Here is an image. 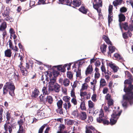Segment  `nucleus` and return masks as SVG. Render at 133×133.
Instances as JSON below:
<instances>
[{
	"label": "nucleus",
	"instance_id": "nucleus-1",
	"mask_svg": "<svg viewBox=\"0 0 133 133\" xmlns=\"http://www.w3.org/2000/svg\"><path fill=\"white\" fill-rule=\"evenodd\" d=\"M133 89V85L130 84L126 89L124 87V90L126 94L123 96V99L122 102V105L124 109L127 107L128 102L131 105L133 103V92L132 91Z\"/></svg>",
	"mask_w": 133,
	"mask_h": 133
},
{
	"label": "nucleus",
	"instance_id": "nucleus-2",
	"mask_svg": "<svg viewBox=\"0 0 133 133\" xmlns=\"http://www.w3.org/2000/svg\"><path fill=\"white\" fill-rule=\"evenodd\" d=\"M45 81L46 84L49 83V89L53 90V86L56 84V77L53 76L50 72H46L45 73Z\"/></svg>",
	"mask_w": 133,
	"mask_h": 133
},
{
	"label": "nucleus",
	"instance_id": "nucleus-3",
	"mask_svg": "<svg viewBox=\"0 0 133 133\" xmlns=\"http://www.w3.org/2000/svg\"><path fill=\"white\" fill-rule=\"evenodd\" d=\"M15 89V87L12 82H7L3 88V94L6 95L9 91L10 95L13 96L14 95V91Z\"/></svg>",
	"mask_w": 133,
	"mask_h": 133
},
{
	"label": "nucleus",
	"instance_id": "nucleus-4",
	"mask_svg": "<svg viewBox=\"0 0 133 133\" xmlns=\"http://www.w3.org/2000/svg\"><path fill=\"white\" fill-rule=\"evenodd\" d=\"M121 112V111H115L113 112L111 115V118L110 119V124L111 125H114L116 123Z\"/></svg>",
	"mask_w": 133,
	"mask_h": 133
},
{
	"label": "nucleus",
	"instance_id": "nucleus-5",
	"mask_svg": "<svg viewBox=\"0 0 133 133\" xmlns=\"http://www.w3.org/2000/svg\"><path fill=\"white\" fill-rule=\"evenodd\" d=\"M11 122H6L4 125V128L6 132L8 131L9 133H11L13 130L16 128L14 124H12Z\"/></svg>",
	"mask_w": 133,
	"mask_h": 133
},
{
	"label": "nucleus",
	"instance_id": "nucleus-6",
	"mask_svg": "<svg viewBox=\"0 0 133 133\" xmlns=\"http://www.w3.org/2000/svg\"><path fill=\"white\" fill-rule=\"evenodd\" d=\"M97 121L99 123L102 122L104 124L108 125L109 123L108 121L104 119L103 111L102 110L99 111V117L97 118Z\"/></svg>",
	"mask_w": 133,
	"mask_h": 133
},
{
	"label": "nucleus",
	"instance_id": "nucleus-7",
	"mask_svg": "<svg viewBox=\"0 0 133 133\" xmlns=\"http://www.w3.org/2000/svg\"><path fill=\"white\" fill-rule=\"evenodd\" d=\"M92 2L94 8L96 9L98 12L99 13V15H100L101 9L99 8V7L102 6V1L101 0H92Z\"/></svg>",
	"mask_w": 133,
	"mask_h": 133
},
{
	"label": "nucleus",
	"instance_id": "nucleus-8",
	"mask_svg": "<svg viewBox=\"0 0 133 133\" xmlns=\"http://www.w3.org/2000/svg\"><path fill=\"white\" fill-rule=\"evenodd\" d=\"M84 62H79L78 63H76L74 64V65L73 66V67H75L76 68L78 66V69L76 72V76L77 77H81V69H80V68L82 64Z\"/></svg>",
	"mask_w": 133,
	"mask_h": 133
},
{
	"label": "nucleus",
	"instance_id": "nucleus-9",
	"mask_svg": "<svg viewBox=\"0 0 133 133\" xmlns=\"http://www.w3.org/2000/svg\"><path fill=\"white\" fill-rule=\"evenodd\" d=\"M113 101L111 99H109L108 101V107H104V109L105 111L107 113H111L112 112V108L109 107V106H111L113 105Z\"/></svg>",
	"mask_w": 133,
	"mask_h": 133
},
{
	"label": "nucleus",
	"instance_id": "nucleus-10",
	"mask_svg": "<svg viewBox=\"0 0 133 133\" xmlns=\"http://www.w3.org/2000/svg\"><path fill=\"white\" fill-rule=\"evenodd\" d=\"M59 82L64 86L67 87L70 84V81L69 79L67 78L63 79L62 78H60L59 80Z\"/></svg>",
	"mask_w": 133,
	"mask_h": 133
},
{
	"label": "nucleus",
	"instance_id": "nucleus-11",
	"mask_svg": "<svg viewBox=\"0 0 133 133\" xmlns=\"http://www.w3.org/2000/svg\"><path fill=\"white\" fill-rule=\"evenodd\" d=\"M18 123L19 126V129L17 133H24V131L23 129V127L22 125L24 123L23 119H20L18 122Z\"/></svg>",
	"mask_w": 133,
	"mask_h": 133
},
{
	"label": "nucleus",
	"instance_id": "nucleus-12",
	"mask_svg": "<svg viewBox=\"0 0 133 133\" xmlns=\"http://www.w3.org/2000/svg\"><path fill=\"white\" fill-rule=\"evenodd\" d=\"M108 65L111 68L114 72H117L119 69L118 67L112 62H109L108 64Z\"/></svg>",
	"mask_w": 133,
	"mask_h": 133
},
{
	"label": "nucleus",
	"instance_id": "nucleus-13",
	"mask_svg": "<svg viewBox=\"0 0 133 133\" xmlns=\"http://www.w3.org/2000/svg\"><path fill=\"white\" fill-rule=\"evenodd\" d=\"M5 114L7 119L6 122L9 121L12 122L14 119L12 117L9 111H7L6 112Z\"/></svg>",
	"mask_w": 133,
	"mask_h": 133
},
{
	"label": "nucleus",
	"instance_id": "nucleus-14",
	"mask_svg": "<svg viewBox=\"0 0 133 133\" xmlns=\"http://www.w3.org/2000/svg\"><path fill=\"white\" fill-rule=\"evenodd\" d=\"M78 117L79 119L82 120H85L87 118V115L86 112L83 111H81V113L79 114Z\"/></svg>",
	"mask_w": 133,
	"mask_h": 133
},
{
	"label": "nucleus",
	"instance_id": "nucleus-15",
	"mask_svg": "<svg viewBox=\"0 0 133 133\" xmlns=\"http://www.w3.org/2000/svg\"><path fill=\"white\" fill-rule=\"evenodd\" d=\"M59 3L63 4H66L70 6L72 3V1L71 0H59Z\"/></svg>",
	"mask_w": 133,
	"mask_h": 133
},
{
	"label": "nucleus",
	"instance_id": "nucleus-16",
	"mask_svg": "<svg viewBox=\"0 0 133 133\" xmlns=\"http://www.w3.org/2000/svg\"><path fill=\"white\" fill-rule=\"evenodd\" d=\"M93 70V69L92 66L90 65H89L87 67L85 71V74L86 75L91 74Z\"/></svg>",
	"mask_w": 133,
	"mask_h": 133
},
{
	"label": "nucleus",
	"instance_id": "nucleus-17",
	"mask_svg": "<svg viewBox=\"0 0 133 133\" xmlns=\"http://www.w3.org/2000/svg\"><path fill=\"white\" fill-rule=\"evenodd\" d=\"M37 115L39 119H42L45 118L44 111L43 110H39L37 112Z\"/></svg>",
	"mask_w": 133,
	"mask_h": 133
},
{
	"label": "nucleus",
	"instance_id": "nucleus-18",
	"mask_svg": "<svg viewBox=\"0 0 133 133\" xmlns=\"http://www.w3.org/2000/svg\"><path fill=\"white\" fill-rule=\"evenodd\" d=\"M86 133H92L91 130H94L95 129L94 127L91 125L86 126Z\"/></svg>",
	"mask_w": 133,
	"mask_h": 133
},
{
	"label": "nucleus",
	"instance_id": "nucleus-19",
	"mask_svg": "<svg viewBox=\"0 0 133 133\" xmlns=\"http://www.w3.org/2000/svg\"><path fill=\"white\" fill-rule=\"evenodd\" d=\"M12 52L11 50L10 49H7L4 51L5 56L10 58L11 56Z\"/></svg>",
	"mask_w": 133,
	"mask_h": 133
},
{
	"label": "nucleus",
	"instance_id": "nucleus-20",
	"mask_svg": "<svg viewBox=\"0 0 133 133\" xmlns=\"http://www.w3.org/2000/svg\"><path fill=\"white\" fill-rule=\"evenodd\" d=\"M88 106L89 109L90 111H91L92 109L93 110L95 109V104L91 100L88 101Z\"/></svg>",
	"mask_w": 133,
	"mask_h": 133
},
{
	"label": "nucleus",
	"instance_id": "nucleus-21",
	"mask_svg": "<svg viewBox=\"0 0 133 133\" xmlns=\"http://www.w3.org/2000/svg\"><path fill=\"white\" fill-rule=\"evenodd\" d=\"M81 100L82 101V102L81 103L80 108L82 110H86V108L85 106L84 100L83 101L82 98L81 99Z\"/></svg>",
	"mask_w": 133,
	"mask_h": 133
},
{
	"label": "nucleus",
	"instance_id": "nucleus-22",
	"mask_svg": "<svg viewBox=\"0 0 133 133\" xmlns=\"http://www.w3.org/2000/svg\"><path fill=\"white\" fill-rule=\"evenodd\" d=\"M39 93V91L35 88L33 91L32 94V97L33 98H36L38 96Z\"/></svg>",
	"mask_w": 133,
	"mask_h": 133
},
{
	"label": "nucleus",
	"instance_id": "nucleus-23",
	"mask_svg": "<svg viewBox=\"0 0 133 133\" xmlns=\"http://www.w3.org/2000/svg\"><path fill=\"white\" fill-rule=\"evenodd\" d=\"M19 67L20 68V70L23 75L25 76L26 75L27 73L26 69L24 68L23 66H21V65H19Z\"/></svg>",
	"mask_w": 133,
	"mask_h": 133
},
{
	"label": "nucleus",
	"instance_id": "nucleus-24",
	"mask_svg": "<svg viewBox=\"0 0 133 133\" xmlns=\"http://www.w3.org/2000/svg\"><path fill=\"white\" fill-rule=\"evenodd\" d=\"M60 86L57 83L55 84L53 86V90H54L56 92H58L60 90Z\"/></svg>",
	"mask_w": 133,
	"mask_h": 133
},
{
	"label": "nucleus",
	"instance_id": "nucleus-25",
	"mask_svg": "<svg viewBox=\"0 0 133 133\" xmlns=\"http://www.w3.org/2000/svg\"><path fill=\"white\" fill-rule=\"evenodd\" d=\"M9 12V11L8 10L6 9V10L5 11V13L3 15L4 17H6L5 18V19L7 21H9V19L10 17L8 15Z\"/></svg>",
	"mask_w": 133,
	"mask_h": 133
},
{
	"label": "nucleus",
	"instance_id": "nucleus-26",
	"mask_svg": "<svg viewBox=\"0 0 133 133\" xmlns=\"http://www.w3.org/2000/svg\"><path fill=\"white\" fill-rule=\"evenodd\" d=\"M96 80L94 79L92 82H90L91 87L93 91H95L96 90Z\"/></svg>",
	"mask_w": 133,
	"mask_h": 133
},
{
	"label": "nucleus",
	"instance_id": "nucleus-27",
	"mask_svg": "<svg viewBox=\"0 0 133 133\" xmlns=\"http://www.w3.org/2000/svg\"><path fill=\"white\" fill-rule=\"evenodd\" d=\"M63 108H65L66 110L69 109L71 106V105L70 102H68L67 104L65 103L63 105Z\"/></svg>",
	"mask_w": 133,
	"mask_h": 133
},
{
	"label": "nucleus",
	"instance_id": "nucleus-28",
	"mask_svg": "<svg viewBox=\"0 0 133 133\" xmlns=\"http://www.w3.org/2000/svg\"><path fill=\"white\" fill-rule=\"evenodd\" d=\"M49 90H51L49 89V88L48 89L46 87L44 86V87L42 90V91L43 94L45 95L48 94L49 93Z\"/></svg>",
	"mask_w": 133,
	"mask_h": 133
},
{
	"label": "nucleus",
	"instance_id": "nucleus-29",
	"mask_svg": "<svg viewBox=\"0 0 133 133\" xmlns=\"http://www.w3.org/2000/svg\"><path fill=\"white\" fill-rule=\"evenodd\" d=\"M122 1L123 0H115L113 2V4L114 6H117L118 5H121Z\"/></svg>",
	"mask_w": 133,
	"mask_h": 133
},
{
	"label": "nucleus",
	"instance_id": "nucleus-30",
	"mask_svg": "<svg viewBox=\"0 0 133 133\" xmlns=\"http://www.w3.org/2000/svg\"><path fill=\"white\" fill-rule=\"evenodd\" d=\"M4 107L0 105V122H1L3 119L2 114L3 111Z\"/></svg>",
	"mask_w": 133,
	"mask_h": 133
},
{
	"label": "nucleus",
	"instance_id": "nucleus-31",
	"mask_svg": "<svg viewBox=\"0 0 133 133\" xmlns=\"http://www.w3.org/2000/svg\"><path fill=\"white\" fill-rule=\"evenodd\" d=\"M45 103L48 102L49 104H51L53 102V99L52 97L50 96H47L46 97L45 100Z\"/></svg>",
	"mask_w": 133,
	"mask_h": 133
},
{
	"label": "nucleus",
	"instance_id": "nucleus-32",
	"mask_svg": "<svg viewBox=\"0 0 133 133\" xmlns=\"http://www.w3.org/2000/svg\"><path fill=\"white\" fill-rule=\"evenodd\" d=\"M46 97L45 96V95L43 94L39 96V98L40 101L45 103V100L46 99Z\"/></svg>",
	"mask_w": 133,
	"mask_h": 133
},
{
	"label": "nucleus",
	"instance_id": "nucleus-33",
	"mask_svg": "<svg viewBox=\"0 0 133 133\" xmlns=\"http://www.w3.org/2000/svg\"><path fill=\"white\" fill-rule=\"evenodd\" d=\"M73 4L75 6L78 7L81 4V3L79 1L74 0L73 1Z\"/></svg>",
	"mask_w": 133,
	"mask_h": 133
},
{
	"label": "nucleus",
	"instance_id": "nucleus-34",
	"mask_svg": "<svg viewBox=\"0 0 133 133\" xmlns=\"http://www.w3.org/2000/svg\"><path fill=\"white\" fill-rule=\"evenodd\" d=\"M131 35V33L129 31H128L127 32L123 34V37L124 39L127 38L129 36L130 37Z\"/></svg>",
	"mask_w": 133,
	"mask_h": 133
},
{
	"label": "nucleus",
	"instance_id": "nucleus-35",
	"mask_svg": "<svg viewBox=\"0 0 133 133\" xmlns=\"http://www.w3.org/2000/svg\"><path fill=\"white\" fill-rule=\"evenodd\" d=\"M6 22H4L2 23L0 27V30L4 31L6 28Z\"/></svg>",
	"mask_w": 133,
	"mask_h": 133
},
{
	"label": "nucleus",
	"instance_id": "nucleus-36",
	"mask_svg": "<svg viewBox=\"0 0 133 133\" xmlns=\"http://www.w3.org/2000/svg\"><path fill=\"white\" fill-rule=\"evenodd\" d=\"M100 87H103L106 85V83L104 79L101 78L100 80Z\"/></svg>",
	"mask_w": 133,
	"mask_h": 133
},
{
	"label": "nucleus",
	"instance_id": "nucleus-37",
	"mask_svg": "<svg viewBox=\"0 0 133 133\" xmlns=\"http://www.w3.org/2000/svg\"><path fill=\"white\" fill-rule=\"evenodd\" d=\"M114 56L115 57L118 61H123V59L122 58L120 55L118 53H115L114 55Z\"/></svg>",
	"mask_w": 133,
	"mask_h": 133
},
{
	"label": "nucleus",
	"instance_id": "nucleus-38",
	"mask_svg": "<svg viewBox=\"0 0 133 133\" xmlns=\"http://www.w3.org/2000/svg\"><path fill=\"white\" fill-rule=\"evenodd\" d=\"M88 85L86 83H85L82 84L81 91H83L87 89L88 87Z\"/></svg>",
	"mask_w": 133,
	"mask_h": 133
},
{
	"label": "nucleus",
	"instance_id": "nucleus-39",
	"mask_svg": "<svg viewBox=\"0 0 133 133\" xmlns=\"http://www.w3.org/2000/svg\"><path fill=\"white\" fill-rule=\"evenodd\" d=\"M103 39L108 44H109L111 45V42L110 41L108 37L106 36H103Z\"/></svg>",
	"mask_w": 133,
	"mask_h": 133
},
{
	"label": "nucleus",
	"instance_id": "nucleus-40",
	"mask_svg": "<svg viewBox=\"0 0 133 133\" xmlns=\"http://www.w3.org/2000/svg\"><path fill=\"white\" fill-rule=\"evenodd\" d=\"M119 21L120 22L124 21L125 19V16L122 14H120L119 15Z\"/></svg>",
	"mask_w": 133,
	"mask_h": 133
},
{
	"label": "nucleus",
	"instance_id": "nucleus-41",
	"mask_svg": "<svg viewBox=\"0 0 133 133\" xmlns=\"http://www.w3.org/2000/svg\"><path fill=\"white\" fill-rule=\"evenodd\" d=\"M109 53H112L115 51V49L114 46H112V44L111 45H110L109 46Z\"/></svg>",
	"mask_w": 133,
	"mask_h": 133
},
{
	"label": "nucleus",
	"instance_id": "nucleus-42",
	"mask_svg": "<svg viewBox=\"0 0 133 133\" xmlns=\"http://www.w3.org/2000/svg\"><path fill=\"white\" fill-rule=\"evenodd\" d=\"M80 11L84 14H86L87 13V9L84 6H82L79 9Z\"/></svg>",
	"mask_w": 133,
	"mask_h": 133
},
{
	"label": "nucleus",
	"instance_id": "nucleus-43",
	"mask_svg": "<svg viewBox=\"0 0 133 133\" xmlns=\"http://www.w3.org/2000/svg\"><path fill=\"white\" fill-rule=\"evenodd\" d=\"M107 45L105 44L102 45L100 47V49L103 53L105 52L106 51Z\"/></svg>",
	"mask_w": 133,
	"mask_h": 133
},
{
	"label": "nucleus",
	"instance_id": "nucleus-44",
	"mask_svg": "<svg viewBox=\"0 0 133 133\" xmlns=\"http://www.w3.org/2000/svg\"><path fill=\"white\" fill-rule=\"evenodd\" d=\"M12 79L14 81H17L18 79V75L16 74L15 73H14L13 75L12 76Z\"/></svg>",
	"mask_w": 133,
	"mask_h": 133
},
{
	"label": "nucleus",
	"instance_id": "nucleus-45",
	"mask_svg": "<svg viewBox=\"0 0 133 133\" xmlns=\"http://www.w3.org/2000/svg\"><path fill=\"white\" fill-rule=\"evenodd\" d=\"M72 115H73L75 118L78 117L79 114L77 110L73 111L72 112Z\"/></svg>",
	"mask_w": 133,
	"mask_h": 133
},
{
	"label": "nucleus",
	"instance_id": "nucleus-46",
	"mask_svg": "<svg viewBox=\"0 0 133 133\" xmlns=\"http://www.w3.org/2000/svg\"><path fill=\"white\" fill-rule=\"evenodd\" d=\"M65 122L68 125H71L74 123V122L73 121L70 119H65Z\"/></svg>",
	"mask_w": 133,
	"mask_h": 133
},
{
	"label": "nucleus",
	"instance_id": "nucleus-47",
	"mask_svg": "<svg viewBox=\"0 0 133 133\" xmlns=\"http://www.w3.org/2000/svg\"><path fill=\"white\" fill-rule=\"evenodd\" d=\"M57 70L61 72H64L65 71L64 67V66H62V65H59L57 66Z\"/></svg>",
	"mask_w": 133,
	"mask_h": 133
},
{
	"label": "nucleus",
	"instance_id": "nucleus-48",
	"mask_svg": "<svg viewBox=\"0 0 133 133\" xmlns=\"http://www.w3.org/2000/svg\"><path fill=\"white\" fill-rule=\"evenodd\" d=\"M63 101L61 99L57 103V104L58 108H62Z\"/></svg>",
	"mask_w": 133,
	"mask_h": 133
},
{
	"label": "nucleus",
	"instance_id": "nucleus-49",
	"mask_svg": "<svg viewBox=\"0 0 133 133\" xmlns=\"http://www.w3.org/2000/svg\"><path fill=\"white\" fill-rule=\"evenodd\" d=\"M70 98V97L67 96H64L63 98V100L67 102H69Z\"/></svg>",
	"mask_w": 133,
	"mask_h": 133
},
{
	"label": "nucleus",
	"instance_id": "nucleus-50",
	"mask_svg": "<svg viewBox=\"0 0 133 133\" xmlns=\"http://www.w3.org/2000/svg\"><path fill=\"white\" fill-rule=\"evenodd\" d=\"M83 91L80 90V96L82 98V97H84L85 96H86L87 95V92H84Z\"/></svg>",
	"mask_w": 133,
	"mask_h": 133
},
{
	"label": "nucleus",
	"instance_id": "nucleus-51",
	"mask_svg": "<svg viewBox=\"0 0 133 133\" xmlns=\"http://www.w3.org/2000/svg\"><path fill=\"white\" fill-rule=\"evenodd\" d=\"M112 14H109L108 16V22L109 25L110 23L112 21Z\"/></svg>",
	"mask_w": 133,
	"mask_h": 133
},
{
	"label": "nucleus",
	"instance_id": "nucleus-52",
	"mask_svg": "<svg viewBox=\"0 0 133 133\" xmlns=\"http://www.w3.org/2000/svg\"><path fill=\"white\" fill-rule=\"evenodd\" d=\"M67 77L70 79H71L72 78L73 74L71 72H68L67 73Z\"/></svg>",
	"mask_w": 133,
	"mask_h": 133
},
{
	"label": "nucleus",
	"instance_id": "nucleus-53",
	"mask_svg": "<svg viewBox=\"0 0 133 133\" xmlns=\"http://www.w3.org/2000/svg\"><path fill=\"white\" fill-rule=\"evenodd\" d=\"M91 98L92 101L94 102H96L97 101V95L96 94H94L93 95H92Z\"/></svg>",
	"mask_w": 133,
	"mask_h": 133
},
{
	"label": "nucleus",
	"instance_id": "nucleus-54",
	"mask_svg": "<svg viewBox=\"0 0 133 133\" xmlns=\"http://www.w3.org/2000/svg\"><path fill=\"white\" fill-rule=\"evenodd\" d=\"M76 98H72L71 100V102L75 105H76L77 104V101Z\"/></svg>",
	"mask_w": 133,
	"mask_h": 133
},
{
	"label": "nucleus",
	"instance_id": "nucleus-55",
	"mask_svg": "<svg viewBox=\"0 0 133 133\" xmlns=\"http://www.w3.org/2000/svg\"><path fill=\"white\" fill-rule=\"evenodd\" d=\"M74 91V89H72L71 91V96L72 97V98H76V96L75 95V92Z\"/></svg>",
	"mask_w": 133,
	"mask_h": 133
},
{
	"label": "nucleus",
	"instance_id": "nucleus-56",
	"mask_svg": "<svg viewBox=\"0 0 133 133\" xmlns=\"http://www.w3.org/2000/svg\"><path fill=\"white\" fill-rule=\"evenodd\" d=\"M52 74L53 75L52 76H53L55 77H56V76H57L59 74V72L57 71L54 70Z\"/></svg>",
	"mask_w": 133,
	"mask_h": 133
},
{
	"label": "nucleus",
	"instance_id": "nucleus-57",
	"mask_svg": "<svg viewBox=\"0 0 133 133\" xmlns=\"http://www.w3.org/2000/svg\"><path fill=\"white\" fill-rule=\"evenodd\" d=\"M93 121V118L91 116L88 117V120L86 121V122L87 123L90 124Z\"/></svg>",
	"mask_w": 133,
	"mask_h": 133
},
{
	"label": "nucleus",
	"instance_id": "nucleus-58",
	"mask_svg": "<svg viewBox=\"0 0 133 133\" xmlns=\"http://www.w3.org/2000/svg\"><path fill=\"white\" fill-rule=\"evenodd\" d=\"M113 6L112 5H110L109 6V14H112V10Z\"/></svg>",
	"mask_w": 133,
	"mask_h": 133
},
{
	"label": "nucleus",
	"instance_id": "nucleus-59",
	"mask_svg": "<svg viewBox=\"0 0 133 133\" xmlns=\"http://www.w3.org/2000/svg\"><path fill=\"white\" fill-rule=\"evenodd\" d=\"M45 79L46 77L45 76V75L44 76L43 75L42 76L41 80L43 81V82L44 84L46 83Z\"/></svg>",
	"mask_w": 133,
	"mask_h": 133
},
{
	"label": "nucleus",
	"instance_id": "nucleus-60",
	"mask_svg": "<svg viewBox=\"0 0 133 133\" xmlns=\"http://www.w3.org/2000/svg\"><path fill=\"white\" fill-rule=\"evenodd\" d=\"M71 65V64L70 63L65 64L64 65V70H65V68L66 67L68 70H69L70 69Z\"/></svg>",
	"mask_w": 133,
	"mask_h": 133
},
{
	"label": "nucleus",
	"instance_id": "nucleus-61",
	"mask_svg": "<svg viewBox=\"0 0 133 133\" xmlns=\"http://www.w3.org/2000/svg\"><path fill=\"white\" fill-rule=\"evenodd\" d=\"M127 10L126 8L123 7L120 8V11L121 12H125L127 11Z\"/></svg>",
	"mask_w": 133,
	"mask_h": 133
},
{
	"label": "nucleus",
	"instance_id": "nucleus-62",
	"mask_svg": "<svg viewBox=\"0 0 133 133\" xmlns=\"http://www.w3.org/2000/svg\"><path fill=\"white\" fill-rule=\"evenodd\" d=\"M128 28L127 30H128V31H132L133 30V26L132 25H130L129 26L128 25Z\"/></svg>",
	"mask_w": 133,
	"mask_h": 133
},
{
	"label": "nucleus",
	"instance_id": "nucleus-63",
	"mask_svg": "<svg viewBox=\"0 0 133 133\" xmlns=\"http://www.w3.org/2000/svg\"><path fill=\"white\" fill-rule=\"evenodd\" d=\"M100 76V74L99 72H95V79H98Z\"/></svg>",
	"mask_w": 133,
	"mask_h": 133
},
{
	"label": "nucleus",
	"instance_id": "nucleus-64",
	"mask_svg": "<svg viewBox=\"0 0 133 133\" xmlns=\"http://www.w3.org/2000/svg\"><path fill=\"white\" fill-rule=\"evenodd\" d=\"M125 74L129 77V78L131 79L132 77V75L128 71H127L125 72Z\"/></svg>",
	"mask_w": 133,
	"mask_h": 133
}]
</instances>
